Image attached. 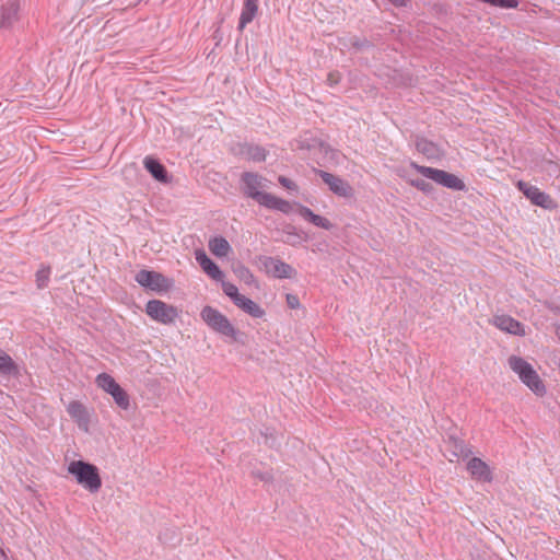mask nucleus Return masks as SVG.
<instances>
[{"label": "nucleus", "mask_w": 560, "mask_h": 560, "mask_svg": "<svg viewBox=\"0 0 560 560\" xmlns=\"http://www.w3.org/2000/svg\"><path fill=\"white\" fill-rule=\"evenodd\" d=\"M144 167L156 180L162 183L166 182V171L164 166L155 159L145 158Z\"/></svg>", "instance_id": "412c9836"}, {"label": "nucleus", "mask_w": 560, "mask_h": 560, "mask_svg": "<svg viewBox=\"0 0 560 560\" xmlns=\"http://www.w3.org/2000/svg\"><path fill=\"white\" fill-rule=\"evenodd\" d=\"M66 411L83 433H90L92 428L93 410L79 400H71L66 406Z\"/></svg>", "instance_id": "6e6552de"}, {"label": "nucleus", "mask_w": 560, "mask_h": 560, "mask_svg": "<svg viewBox=\"0 0 560 560\" xmlns=\"http://www.w3.org/2000/svg\"><path fill=\"white\" fill-rule=\"evenodd\" d=\"M493 325L502 331L515 336H525V327L516 319L509 315H498L493 318Z\"/></svg>", "instance_id": "4468645a"}, {"label": "nucleus", "mask_w": 560, "mask_h": 560, "mask_svg": "<svg viewBox=\"0 0 560 560\" xmlns=\"http://www.w3.org/2000/svg\"><path fill=\"white\" fill-rule=\"evenodd\" d=\"M467 471L470 477L480 482H491L493 475L490 466L479 457H472L467 462Z\"/></svg>", "instance_id": "9b49d317"}, {"label": "nucleus", "mask_w": 560, "mask_h": 560, "mask_svg": "<svg viewBox=\"0 0 560 560\" xmlns=\"http://www.w3.org/2000/svg\"><path fill=\"white\" fill-rule=\"evenodd\" d=\"M233 272L237 277L238 280L243 281L245 284L249 287H257L256 279L252 271L242 264H238L233 267Z\"/></svg>", "instance_id": "4be33fe9"}, {"label": "nucleus", "mask_w": 560, "mask_h": 560, "mask_svg": "<svg viewBox=\"0 0 560 560\" xmlns=\"http://www.w3.org/2000/svg\"><path fill=\"white\" fill-rule=\"evenodd\" d=\"M255 159L257 160H264L265 159V154L264 152L259 151L258 154L255 156Z\"/></svg>", "instance_id": "473e14b6"}, {"label": "nucleus", "mask_w": 560, "mask_h": 560, "mask_svg": "<svg viewBox=\"0 0 560 560\" xmlns=\"http://www.w3.org/2000/svg\"><path fill=\"white\" fill-rule=\"evenodd\" d=\"M66 471L71 480L90 494H96L103 487L100 467L82 458L67 460Z\"/></svg>", "instance_id": "f03ea898"}, {"label": "nucleus", "mask_w": 560, "mask_h": 560, "mask_svg": "<svg viewBox=\"0 0 560 560\" xmlns=\"http://www.w3.org/2000/svg\"><path fill=\"white\" fill-rule=\"evenodd\" d=\"M209 250L218 258L228 257L232 253V247L223 236L211 237L208 242Z\"/></svg>", "instance_id": "f3484780"}, {"label": "nucleus", "mask_w": 560, "mask_h": 560, "mask_svg": "<svg viewBox=\"0 0 560 560\" xmlns=\"http://www.w3.org/2000/svg\"><path fill=\"white\" fill-rule=\"evenodd\" d=\"M50 268L42 266L35 275V281L38 289H44L48 285L50 279Z\"/></svg>", "instance_id": "b1692460"}, {"label": "nucleus", "mask_w": 560, "mask_h": 560, "mask_svg": "<svg viewBox=\"0 0 560 560\" xmlns=\"http://www.w3.org/2000/svg\"><path fill=\"white\" fill-rule=\"evenodd\" d=\"M275 442H276V441H275V439H272V440L270 441L269 436H268L267 434L265 435V441H264V443H265L266 445H268V446L272 447V446H273V444H275Z\"/></svg>", "instance_id": "2f4dec72"}, {"label": "nucleus", "mask_w": 560, "mask_h": 560, "mask_svg": "<svg viewBox=\"0 0 560 560\" xmlns=\"http://www.w3.org/2000/svg\"><path fill=\"white\" fill-rule=\"evenodd\" d=\"M481 2L494 8L501 9H516L518 7L517 0H480Z\"/></svg>", "instance_id": "a878e982"}, {"label": "nucleus", "mask_w": 560, "mask_h": 560, "mask_svg": "<svg viewBox=\"0 0 560 560\" xmlns=\"http://www.w3.org/2000/svg\"><path fill=\"white\" fill-rule=\"evenodd\" d=\"M258 12V0H245L241 12L238 28L242 31L249 24Z\"/></svg>", "instance_id": "a211bd4d"}, {"label": "nucleus", "mask_w": 560, "mask_h": 560, "mask_svg": "<svg viewBox=\"0 0 560 560\" xmlns=\"http://www.w3.org/2000/svg\"><path fill=\"white\" fill-rule=\"evenodd\" d=\"M282 213L289 214V213H295L305 219L306 221L311 222L317 228L324 229V230H331L332 223L322 215L315 214L311 209L295 203V205H289L288 202L282 201Z\"/></svg>", "instance_id": "1a4fd4ad"}, {"label": "nucleus", "mask_w": 560, "mask_h": 560, "mask_svg": "<svg viewBox=\"0 0 560 560\" xmlns=\"http://www.w3.org/2000/svg\"><path fill=\"white\" fill-rule=\"evenodd\" d=\"M0 374L4 376H18L20 374L18 364L3 350H0Z\"/></svg>", "instance_id": "aec40b11"}, {"label": "nucleus", "mask_w": 560, "mask_h": 560, "mask_svg": "<svg viewBox=\"0 0 560 560\" xmlns=\"http://www.w3.org/2000/svg\"><path fill=\"white\" fill-rule=\"evenodd\" d=\"M144 312L151 320L164 326L175 325L180 316L177 306L158 299L149 300L145 303Z\"/></svg>", "instance_id": "423d86ee"}, {"label": "nucleus", "mask_w": 560, "mask_h": 560, "mask_svg": "<svg viewBox=\"0 0 560 560\" xmlns=\"http://www.w3.org/2000/svg\"><path fill=\"white\" fill-rule=\"evenodd\" d=\"M136 281L144 289L156 293H165L174 288V280L152 270H140Z\"/></svg>", "instance_id": "0eeeda50"}, {"label": "nucleus", "mask_w": 560, "mask_h": 560, "mask_svg": "<svg viewBox=\"0 0 560 560\" xmlns=\"http://www.w3.org/2000/svg\"><path fill=\"white\" fill-rule=\"evenodd\" d=\"M0 27L11 26L19 20L20 3L16 0L8 1L1 7Z\"/></svg>", "instance_id": "dca6fc26"}, {"label": "nucleus", "mask_w": 560, "mask_h": 560, "mask_svg": "<svg viewBox=\"0 0 560 560\" xmlns=\"http://www.w3.org/2000/svg\"><path fill=\"white\" fill-rule=\"evenodd\" d=\"M255 200L260 205V206H264L268 209H279L280 208V201L269 195L266 189L265 190H261L257 197L255 198Z\"/></svg>", "instance_id": "5701e85b"}, {"label": "nucleus", "mask_w": 560, "mask_h": 560, "mask_svg": "<svg viewBox=\"0 0 560 560\" xmlns=\"http://www.w3.org/2000/svg\"><path fill=\"white\" fill-rule=\"evenodd\" d=\"M296 270L289 265L282 264V278H294Z\"/></svg>", "instance_id": "c85d7f7f"}, {"label": "nucleus", "mask_w": 560, "mask_h": 560, "mask_svg": "<svg viewBox=\"0 0 560 560\" xmlns=\"http://www.w3.org/2000/svg\"><path fill=\"white\" fill-rule=\"evenodd\" d=\"M320 177L328 185L329 189L337 196L340 197H350L352 196V188L348 182L343 180L340 177H337L327 172H320Z\"/></svg>", "instance_id": "ddd939ff"}, {"label": "nucleus", "mask_w": 560, "mask_h": 560, "mask_svg": "<svg viewBox=\"0 0 560 560\" xmlns=\"http://www.w3.org/2000/svg\"><path fill=\"white\" fill-rule=\"evenodd\" d=\"M508 365L517 380L535 396L545 397L547 395V386L530 362L523 357L513 354L509 357Z\"/></svg>", "instance_id": "7ed1b4c3"}, {"label": "nucleus", "mask_w": 560, "mask_h": 560, "mask_svg": "<svg viewBox=\"0 0 560 560\" xmlns=\"http://www.w3.org/2000/svg\"><path fill=\"white\" fill-rule=\"evenodd\" d=\"M235 305L255 318H260L265 314L264 310L256 302L245 295L238 298Z\"/></svg>", "instance_id": "6ab92c4d"}, {"label": "nucleus", "mask_w": 560, "mask_h": 560, "mask_svg": "<svg viewBox=\"0 0 560 560\" xmlns=\"http://www.w3.org/2000/svg\"><path fill=\"white\" fill-rule=\"evenodd\" d=\"M253 476L257 479H259L260 481H262L264 483L268 485L270 482L273 481L275 479V474L272 470H266V471H262L258 468H256L254 471H253Z\"/></svg>", "instance_id": "bb28decb"}, {"label": "nucleus", "mask_w": 560, "mask_h": 560, "mask_svg": "<svg viewBox=\"0 0 560 560\" xmlns=\"http://www.w3.org/2000/svg\"><path fill=\"white\" fill-rule=\"evenodd\" d=\"M281 184H282V187H287L288 189H291V190L296 189V186L293 183H291L284 178H282Z\"/></svg>", "instance_id": "c756f323"}, {"label": "nucleus", "mask_w": 560, "mask_h": 560, "mask_svg": "<svg viewBox=\"0 0 560 560\" xmlns=\"http://www.w3.org/2000/svg\"><path fill=\"white\" fill-rule=\"evenodd\" d=\"M220 283L222 285L223 292L234 302V304L237 302L238 298L243 296V294L238 292V289L235 284L224 281V279H222Z\"/></svg>", "instance_id": "393cba45"}, {"label": "nucleus", "mask_w": 560, "mask_h": 560, "mask_svg": "<svg viewBox=\"0 0 560 560\" xmlns=\"http://www.w3.org/2000/svg\"><path fill=\"white\" fill-rule=\"evenodd\" d=\"M95 385L110 396L115 405L124 411L131 408V398L127 390L109 373L102 372L95 377Z\"/></svg>", "instance_id": "39448f33"}, {"label": "nucleus", "mask_w": 560, "mask_h": 560, "mask_svg": "<svg viewBox=\"0 0 560 560\" xmlns=\"http://www.w3.org/2000/svg\"><path fill=\"white\" fill-rule=\"evenodd\" d=\"M388 1L396 7H405L407 4V0H388Z\"/></svg>", "instance_id": "7c9ffc66"}, {"label": "nucleus", "mask_w": 560, "mask_h": 560, "mask_svg": "<svg viewBox=\"0 0 560 560\" xmlns=\"http://www.w3.org/2000/svg\"><path fill=\"white\" fill-rule=\"evenodd\" d=\"M517 187L534 205L545 209L556 208L552 198L536 186L520 180Z\"/></svg>", "instance_id": "9d476101"}, {"label": "nucleus", "mask_w": 560, "mask_h": 560, "mask_svg": "<svg viewBox=\"0 0 560 560\" xmlns=\"http://www.w3.org/2000/svg\"><path fill=\"white\" fill-rule=\"evenodd\" d=\"M412 172H416V173L422 175L423 177L431 179L434 183H436L443 187H446L448 189L458 190V191L466 189V185H465L464 180L460 179L458 176L447 173L443 170L429 167V166H421V165H418V164L411 162L409 164V166L404 170V176L408 179V182L411 186L416 187L417 189H419L423 192L431 191L432 187L430 186L429 183H427L423 179L412 178L411 177Z\"/></svg>", "instance_id": "f257e3e1"}, {"label": "nucleus", "mask_w": 560, "mask_h": 560, "mask_svg": "<svg viewBox=\"0 0 560 560\" xmlns=\"http://www.w3.org/2000/svg\"><path fill=\"white\" fill-rule=\"evenodd\" d=\"M243 183L246 194L254 199L261 190L268 188V182L266 179L252 173H247L243 176Z\"/></svg>", "instance_id": "2eb2a0df"}, {"label": "nucleus", "mask_w": 560, "mask_h": 560, "mask_svg": "<svg viewBox=\"0 0 560 560\" xmlns=\"http://www.w3.org/2000/svg\"><path fill=\"white\" fill-rule=\"evenodd\" d=\"M200 317L214 332L226 338L229 341H238L241 336L240 331L233 326L230 319L217 308L209 305L205 306L200 312Z\"/></svg>", "instance_id": "20e7f679"}, {"label": "nucleus", "mask_w": 560, "mask_h": 560, "mask_svg": "<svg viewBox=\"0 0 560 560\" xmlns=\"http://www.w3.org/2000/svg\"><path fill=\"white\" fill-rule=\"evenodd\" d=\"M285 300H287V304H288V306L290 308H292V310H300V308H302L300 300H299V298L296 295H294V294H287Z\"/></svg>", "instance_id": "cd10ccee"}, {"label": "nucleus", "mask_w": 560, "mask_h": 560, "mask_svg": "<svg viewBox=\"0 0 560 560\" xmlns=\"http://www.w3.org/2000/svg\"><path fill=\"white\" fill-rule=\"evenodd\" d=\"M196 261L199 264L201 269L214 281L220 282L224 279L223 271L219 266L208 257L203 249L195 250Z\"/></svg>", "instance_id": "f8f14e48"}]
</instances>
